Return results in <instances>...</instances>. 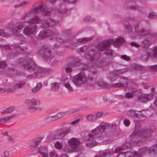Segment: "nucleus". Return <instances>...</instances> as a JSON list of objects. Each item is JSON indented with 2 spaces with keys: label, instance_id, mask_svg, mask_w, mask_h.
I'll return each mask as SVG.
<instances>
[{
  "label": "nucleus",
  "instance_id": "393cba45",
  "mask_svg": "<svg viewBox=\"0 0 157 157\" xmlns=\"http://www.w3.org/2000/svg\"><path fill=\"white\" fill-rule=\"evenodd\" d=\"M43 57L48 60H51L53 58L51 52L48 50L45 52L44 55Z\"/></svg>",
  "mask_w": 157,
  "mask_h": 157
},
{
  "label": "nucleus",
  "instance_id": "c756f323",
  "mask_svg": "<svg viewBox=\"0 0 157 157\" xmlns=\"http://www.w3.org/2000/svg\"><path fill=\"white\" fill-rule=\"evenodd\" d=\"M131 67L133 69L137 70H142L144 69V66L136 63L132 64Z\"/></svg>",
  "mask_w": 157,
  "mask_h": 157
},
{
  "label": "nucleus",
  "instance_id": "4be33fe9",
  "mask_svg": "<svg viewBox=\"0 0 157 157\" xmlns=\"http://www.w3.org/2000/svg\"><path fill=\"white\" fill-rule=\"evenodd\" d=\"M43 138L41 137L36 138L35 141H33L31 143V146L34 148L36 147H39L38 145L42 141Z\"/></svg>",
  "mask_w": 157,
  "mask_h": 157
},
{
  "label": "nucleus",
  "instance_id": "bb28decb",
  "mask_svg": "<svg viewBox=\"0 0 157 157\" xmlns=\"http://www.w3.org/2000/svg\"><path fill=\"white\" fill-rule=\"evenodd\" d=\"M89 49V47L87 46H83L77 49V51L79 53L86 52Z\"/></svg>",
  "mask_w": 157,
  "mask_h": 157
},
{
  "label": "nucleus",
  "instance_id": "c9c22d12",
  "mask_svg": "<svg viewBox=\"0 0 157 157\" xmlns=\"http://www.w3.org/2000/svg\"><path fill=\"white\" fill-rule=\"evenodd\" d=\"M59 86V83L57 82L52 83L51 84V89L54 90H56L58 89Z\"/></svg>",
  "mask_w": 157,
  "mask_h": 157
},
{
  "label": "nucleus",
  "instance_id": "9b49d317",
  "mask_svg": "<svg viewBox=\"0 0 157 157\" xmlns=\"http://www.w3.org/2000/svg\"><path fill=\"white\" fill-rule=\"evenodd\" d=\"M56 23V21L54 19L48 18L43 22L42 26L43 27L46 28L54 26Z\"/></svg>",
  "mask_w": 157,
  "mask_h": 157
},
{
  "label": "nucleus",
  "instance_id": "7c9ffc66",
  "mask_svg": "<svg viewBox=\"0 0 157 157\" xmlns=\"http://www.w3.org/2000/svg\"><path fill=\"white\" fill-rule=\"evenodd\" d=\"M119 82L121 83H123L124 85V87H125L126 86L125 85H126V86L127 87L128 86V84L129 83V81L128 79L125 77H122L120 78Z\"/></svg>",
  "mask_w": 157,
  "mask_h": 157
},
{
  "label": "nucleus",
  "instance_id": "e433bc0d",
  "mask_svg": "<svg viewBox=\"0 0 157 157\" xmlns=\"http://www.w3.org/2000/svg\"><path fill=\"white\" fill-rule=\"evenodd\" d=\"M7 30H4L0 29V36L4 37H8L9 36L10 34L7 32Z\"/></svg>",
  "mask_w": 157,
  "mask_h": 157
},
{
  "label": "nucleus",
  "instance_id": "0eeeda50",
  "mask_svg": "<svg viewBox=\"0 0 157 157\" xmlns=\"http://www.w3.org/2000/svg\"><path fill=\"white\" fill-rule=\"evenodd\" d=\"M41 12L43 15L50 16L51 12L49 11V9L47 8L45 4L42 3L39 6L36 7L35 9L32 10L29 14H32L38 13Z\"/></svg>",
  "mask_w": 157,
  "mask_h": 157
},
{
  "label": "nucleus",
  "instance_id": "5fc2aeb1",
  "mask_svg": "<svg viewBox=\"0 0 157 157\" xmlns=\"http://www.w3.org/2000/svg\"><path fill=\"white\" fill-rule=\"evenodd\" d=\"M132 29V27L131 26H129L126 27L125 29V32L126 33H130L131 32Z\"/></svg>",
  "mask_w": 157,
  "mask_h": 157
},
{
  "label": "nucleus",
  "instance_id": "423d86ee",
  "mask_svg": "<svg viewBox=\"0 0 157 157\" xmlns=\"http://www.w3.org/2000/svg\"><path fill=\"white\" fill-rule=\"evenodd\" d=\"M147 147H144L139 149L138 153L134 152L133 153L130 152L121 153L119 154L117 157H131L134 155V157H141L147 153Z\"/></svg>",
  "mask_w": 157,
  "mask_h": 157
},
{
  "label": "nucleus",
  "instance_id": "a878e982",
  "mask_svg": "<svg viewBox=\"0 0 157 157\" xmlns=\"http://www.w3.org/2000/svg\"><path fill=\"white\" fill-rule=\"evenodd\" d=\"M15 115H13L12 116L2 117L0 118V123H5L11 118L14 117Z\"/></svg>",
  "mask_w": 157,
  "mask_h": 157
},
{
  "label": "nucleus",
  "instance_id": "4d7b16f0",
  "mask_svg": "<svg viewBox=\"0 0 157 157\" xmlns=\"http://www.w3.org/2000/svg\"><path fill=\"white\" fill-rule=\"evenodd\" d=\"M77 0H63L62 2H63L65 4H67L69 3H74L76 2Z\"/></svg>",
  "mask_w": 157,
  "mask_h": 157
},
{
  "label": "nucleus",
  "instance_id": "bf43d9fd",
  "mask_svg": "<svg viewBox=\"0 0 157 157\" xmlns=\"http://www.w3.org/2000/svg\"><path fill=\"white\" fill-rule=\"evenodd\" d=\"M121 58L127 61H129L130 60L129 57L125 55H123L121 56Z\"/></svg>",
  "mask_w": 157,
  "mask_h": 157
},
{
  "label": "nucleus",
  "instance_id": "2eb2a0df",
  "mask_svg": "<svg viewBox=\"0 0 157 157\" xmlns=\"http://www.w3.org/2000/svg\"><path fill=\"white\" fill-rule=\"evenodd\" d=\"M149 45L142 43L141 47L142 50L146 52V57L144 58L147 59L150 58L151 54L152 53V50L151 49H149Z\"/></svg>",
  "mask_w": 157,
  "mask_h": 157
},
{
  "label": "nucleus",
  "instance_id": "ea45409f",
  "mask_svg": "<svg viewBox=\"0 0 157 157\" xmlns=\"http://www.w3.org/2000/svg\"><path fill=\"white\" fill-rule=\"evenodd\" d=\"M73 148L75 152L80 151L82 149V147L79 145L74 146Z\"/></svg>",
  "mask_w": 157,
  "mask_h": 157
},
{
  "label": "nucleus",
  "instance_id": "5701e85b",
  "mask_svg": "<svg viewBox=\"0 0 157 157\" xmlns=\"http://www.w3.org/2000/svg\"><path fill=\"white\" fill-rule=\"evenodd\" d=\"M40 21V18L37 16H35L31 19L27 20L28 23L30 24H38Z\"/></svg>",
  "mask_w": 157,
  "mask_h": 157
},
{
  "label": "nucleus",
  "instance_id": "4468645a",
  "mask_svg": "<svg viewBox=\"0 0 157 157\" xmlns=\"http://www.w3.org/2000/svg\"><path fill=\"white\" fill-rule=\"evenodd\" d=\"M75 62L74 63H71V66L73 67L75 66H77L79 67V69L83 71L86 70L88 67L87 64L81 62L78 59H75Z\"/></svg>",
  "mask_w": 157,
  "mask_h": 157
},
{
  "label": "nucleus",
  "instance_id": "09e8293b",
  "mask_svg": "<svg viewBox=\"0 0 157 157\" xmlns=\"http://www.w3.org/2000/svg\"><path fill=\"white\" fill-rule=\"evenodd\" d=\"M7 66V64L5 61H0V68L2 69H5Z\"/></svg>",
  "mask_w": 157,
  "mask_h": 157
},
{
  "label": "nucleus",
  "instance_id": "4c0bfd02",
  "mask_svg": "<svg viewBox=\"0 0 157 157\" xmlns=\"http://www.w3.org/2000/svg\"><path fill=\"white\" fill-rule=\"evenodd\" d=\"M91 40V38L90 37L82 38L78 40V41L80 43H85Z\"/></svg>",
  "mask_w": 157,
  "mask_h": 157
},
{
  "label": "nucleus",
  "instance_id": "de8ad7c7",
  "mask_svg": "<svg viewBox=\"0 0 157 157\" xmlns=\"http://www.w3.org/2000/svg\"><path fill=\"white\" fill-rule=\"evenodd\" d=\"M97 84L98 86L102 87H105L107 86V85L106 82L101 81L97 82Z\"/></svg>",
  "mask_w": 157,
  "mask_h": 157
},
{
  "label": "nucleus",
  "instance_id": "2f4dec72",
  "mask_svg": "<svg viewBox=\"0 0 157 157\" xmlns=\"http://www.w3.org/2000/svg\"><path fill=\"white\" fill-rule=\"evenodd\" d=\"M66 113V112H61L58 113L56 115H54L55 120H57L64 116Z\"/></svg>",
  "mask_w": 157,
  "mask_h": 157
},
{
  "label": "nucleus",
  "instance_id": "a19ab883",
  "mask_svg": "<svg viewBox=\"0 0 157 157\" xmlns=\"http://www.w3.org/2000/svg\"><path fill=\"white\" fill-rule=\"evenodd\" d=\"M111 86L112 87L115 88L123 87L124 86V84L122 83H121L120 82L111 84Z\"/></svg>",
  "mask_w": 157,
  "mask_h": 157
},
{
  "label": "nucleus",
  "instance_id": "603ef678",
  "mask_svg": "<svg viewBox=\"0 0 157 157\" xmlns=\"http://www.w3.org/2000/svg\"><path fill=\"white\" fill-rule=\"evenodd\" d=\"M132 94L133 95H136L139 94L140 92V91L139 90L136 88H133L132 90Z\"/></svg>",
  "mask_w": 157,
  "mask_h": 157
},
{
  "label": "nucleus",
  "instance_id": "6ab92c4d",
  "mask_svg": "<svg viewBox=\"0 0 157 157\" xmlns=\"http://www.w3.org/2000/svg\"><path fill=\"white\" fill-rule=\"evenodd\" d=\"M24 27V24L22 22L18 23L13 27L12 31L13 34H16L20 32L21 30Z\"/></svg>",
  "mask_w": 157,
  "mask_h": 157
},
{
  "label": "nucleus",
  "instance_id": "7ed1b4c3",
  "mask_svg": "<svg viewBox=\"0 0 157 157\" xmlns=\"http://www.w3.org/2000/svg\"><path fill=\"white\" fill-rule=\"evenodd\" d=\"M155 128L151 126L147 128L140 129V128L136 127L135 130L132 133L131 136H138L140 138L145 139L151 136V133L155 131Z\"/></svg>",
  "mask_w": 157,
  "mask_h": 157
},
{
  "label": "nucleus",
  "instance_id": "412c9836",
  "mask_svg": "<svg viewBox=\"0 0 157 157\" xmlns=\"http://www.w3.org/2000/svg\"><path fill=\"white\" fill-rule=\"evenodd\" d=\"M68 143L70 145L74 146L75 145H80L81 143L79 139L73 137L68 140Z\"/></svg>",
  "mask_w": 157,
  "mask_h": 157
},
{
  "label": "nucleus",
  "instance_id": "a211bd4d",
  "mask_svg": "<svg viewBox=\"0 0 157 157\" xmlns=\"http://www.w3.org/2000/svg\"><path fill=\"white\" fill-rule=\"evenodd\" d=\"M67 4L63 2H61L59 6L57 7V10L59 13L63 14L67 11V9L66 7Z\"/></svg>",
  "mask_w": 157,
  "mask_h": 157
},
{
  "label": "nucleus",
  "instance_id": "72a5a7b5",
  "mask_svg": "<svg viewBox=\"0 0 157 157\" xmlns=\"http://www.w3.org/2000/svg\"><path fill=\"white\" fill-rule=\"evenodd\" d=\"M42 86V84L41 83H38L36 85L32 90V92L36 93L39 91Z\"/></svg>",
  "mask_w": 157,
  "mask_h": 157
},
{
  "label": "nucleus",
  "instance_id": "f257e3e1",
  "mask_svg": "<svg viewBox=\"0 0 157 157\" xmlns=\"http://www.w3.org/2000/svg\"><path fill=\"white\" fill-rule=\"evenodd\" d=\"M113 126V124L105 123H101L98 127L91 131L93 135L87 133V134L89 137L88 139L89 142L86 143V145L88 147H92L94 146L96 143L95 142L96 138L100 137L101 136V133L103 132L109 127Z\"/></svg>",
  "mask_w": 157,
  "mask_h": 157
},
{
  "label": "nucleus",
  "instance_id": "ddd939ff",
  "mask_svg": "<svg viewBox=\"0 0 157 157\" xmlns=\"http://www.w3.org/2000/svg\"><path fill=\"white\" fill-rule=\"evenodd\" d=\"M36 30V25H29L26 27L23 30V33L26 36H29L34 33Z\"/></svg>",
  "mask_w": 157,
  "mask_h": 157
},
{
  "label": "nucleus",
  "instance_id": "39448f33",
  "mask_svg": "<svg viewBox=\"0 0 157 157\" xmlns=\"http://www.w3.org/2000/svg\"><path fill=\"white\" fill-rule=\"evenodd\" d=\"M25 103L29 110L32 111L41 110L40 100L35 98L25 100Z\"/></svg>",
  "mask_w": 157,
  "mask_h": 157
},
{
  "label": "nucleus",
  "instance_id": "a18cd8bd",
  "mask_svg": "<svg viewBox=\"0 0 157 157\" xmlns=\"http://www.w3.org/2000/svg\"><path fill=\"white\" fill-rule=\"evenodd\" d=\"M55 146L57 149L60 150L62 149L63 146L61 143L59 141H57L55 144Z\"/></svg>",
  "mask_w": 157,
  "mask_h": 157
},
{
  "label": "nucleus",
  "instance_id": "20e7f679",
  "mask_svg": "<svg viewBox=\"0 0 157 157\" xmlns=\"http://www.w3.org/2000/svg\"><path fill=\"white\" fill-rule=\"evenodd\" d=\"M124 41L123 38L118 37L115 40L111 39L109 40H107L103 42L99 50L100 51H103L105 49L110 47L111 44H113L116 47L119 46Z\"/></svg>",
  "mask_w": 157,
  "mask_h": 157
},
{
  "label": "nucleus",
  "instance_id": "e2e57ef3",
  "mask_svg": "<svg viewBox=\"0 0 157 157\" xmlns=\"http://www.w3.org/2000/svg\"><path fill=\"white\" fill-rule=\"evenodd\" d=\"M14 107L13 106H10L7 109V113H11L14 110Z\"/></svg>",
  "mask_w": 157,
  "mask_h": 157
},
{
  "label": "nucleus",
  "instance_id": "6e6d98bb",
  "mask_svg": "<svg viewBox=\"0 0 157 157\" xmlns=\"http://www.w3.org/2000/svg\"><path fill=\"white\" fill-rule=\"evenodd\" d=\"M95 120H96V119L100 117H101L103 113H102L101 112H99V113H95V114H94Z\"/></svg>",
  "mask_w": 157,
  "mask_h": 157
},
{
  "label": "nucleus",
  "instance_id": "338daca9",
  "mask_svg": "<svg viewBox=\"0 0 157 157\" xmlns=\"http://www.w3.org/2000/svg\"><path fill=\"white\" fill-rule=\"evenodd\" d=\"M130 124V121L128 119H126L124 120V124L126 126H128Z\"/></svg>",
  "mask_w": 157,
  "mask_h": 157
},
{
  "label": "nucleus",
  "instance_id": "37998d69",
  "mask_svg": "<svg viewBox=\"0 0 157 157\" xmlns=\"http://www.w3.org/2000/svg\"><path fill=\"white\" fill-rule=\"evenodd\" d=\"M0 48H2V51L6 49L10 50L11 49V47L8 45L1 44H0Z\"/></svg>",
  "mask_w": 157,
  "mask_h": 157
},
{
  "label": "nucleus",
  "instance_id": "c03bdc74",
  "mask_svg": "<svg viewBox=\"0 0 157 157\" xmlns=\"http://www.w3.org/2000/svg\"><path fill=\"white\" fill-rule=\"evenodd\" d=\"M64 86L67 89L70 91H71L73 90V88L70 85V83L68 82H65Z\"/></svg>",
  "mask_w": 157,
  "mask_h": 157
},
{
  "label": "nucleus",
  "instance_id": "f8f14e48",
  "mask_svg": "<svg viewBox=\"0 0 157 157\" xmlns=\"http://www.w3.org/2000/svg\"><path fill=\"white\" fill-rule=\"evenodd\" d=\"M25 85V82H19L17 83H14L12 88H8L6 90L8 92H14L17 89L22 88L23 86H24Z\"/></svg>",
  "mask_w": 157,
  "mask_h": 157
},
{
  "label": "nucleus",
  "instance_id": "8fccbe9b",
  "mask_svg": "<svg viewBox=\"0 0 157 157\" xmlns=\"http://www.w3.org/2000/svg\"><path fill=\"white\" fill-rule=\"evenodd\" d=\"M46 36L45 31H42L38 35V37L39 39H42Z\"/></svg>",
  "mask_w": 157,
  "mask_h": 157
},
{
  "label": "nucleus",
  "instance_id": "49530a36",
  "mask_svg": "<svg viewBox=\"0 0 157 157\" xmlns=\"http://www.w3.org/2000/svg\"><path fill=\"white\" fill-rule=\"evenodd\" d=\"M128 114L130 116L136 117L137 113L135 111L131 110L128 112Z\"/></svg>",
  "mask_w": 157,
  "mask_h": 157
},
{
  "label": "nucleus",
  "instance_id": "0e129e2a",
  "mask_svg": "<svg viewBox=\"0 0 157 157\" xmlns=\"http://www.w3.org/2000/svg\"><path fill=\"white\" fill-rule=\"evenodd\" d=\"M17 52H12L8 54V56L9 57H13L17 56Z\"/></svg>",
  "mask_w": 157,
  "mask_h": 157
},
{
  "label": "nucleus",
  "instance_id": "052dcab7",
  "mask_svg": "<svg viewBox=\"0 0 157 157\" xmlns=\"http://www.w3.org/2000/svg\"><path fill=\"white\" fill-rule=\"evenodd\" d=\"M137 33L141 36H146L147 35V34L145 33L144 30L142 29H140L139 32H137Z\"/></svg>",
  "mask_w": 157,
  "mask_h": 157
},
{
  "label": "nucleus",
  "instance_id": "58836bf2",
  "mask_svg": "<svg viewBox=\"0 0 157 157\" xmlns=\"http://www.w3.org/2000/svg\"><path fill=\"white\" fill-rule=\"evenodd\" d=\"M114 52L110 49H107L105 52V54L109 57L113 56Z\"/></svg>",
  "mask_w": 157,
  "mask_h": 157
},
{
  "label": "nucleus",
  "instance_id": "13d9d810",
  "mask_svg": "<svg viewBox=\"0 0 157 157\" xmlns=\"http://www.w3.org/2000/svg\"><path fill=\"white\" fill-rule=\"evenodd\" d=\"M46 36H50L53 35L54 33L51 30H47L45 31Z\"/></svg>",
  "mask_w": 157,
  "mask_h": 157
},
{
  "label": "nucleus",
  "instance_id": "680f3d73",
  "mask_svg": "<svg viewBox=\"0 0 157 157\" xmlns=\"http://www.w3.org/2000/svg\"><path fill=\"white\" fill-rule=\"evenodd\" d=\"M153 52V55L155 58L157 59V47L155 48Z\"/></svg>",
  "mask_w": 157,
  "mask_h": 157
},
{
  "label": "nucleus",
  "instance_id": "9d476101",
  "mask_svg": "<svg viewBox=\"0 0 157 157\" xmlns=\"http://www.w3.org/2000/svg\"><path fill=\"white\" fill-rule=\"evenodd\" d=\"M153 96V95L152 93L143 94L138 96L137 100L140 102H144L151 99Z\"/></svg>",
  "mask_w": 157,
  "mask_h": 157
},
{
  "label": "nucleus",
  "instance_id": "79ce46f5",
  "mask_svg": "<svg viewBox=\"0 0 157 157\" xmlns=\"http://www.w3.org/2000/svg\"><path fill=\"white\" fill-rule=\"evenodd\" d=\"M47 50V49L44 47L40 48L38 51V54L39 55L43 57L44 55L45 52Z\"/></svg>",
  "mask_w": 157,
  "mask_h": 157
},
{
  "label": "nucleus",
  "instance_id": "f704fd0d",
  "mask_svg": "<svg viewBox=\"0 0 157 157\" xmlns=\"http://www.w3.org/2000/svg\"><path fill=\"white\" fill-rule=\"evenodd\" d=\"M90 58L91 61L96 62V61H98L99 58V54L98 53H97L94 55L93 56L90 57Z\"/></svg>",
  "mask_w": 157,
  "mask_h": 157
},
{
  "label": "nucleus",
  "instance_id": "f3484780",
  "mask_svg": "<svg viewBox=\"0 0 157 157\" xmlns=\"http://www.w3.org/2000/svg\"><path fill=\"white\" fill-rule=\"evenodd\" d=\"M35 149L37 152L40 154L42 156L48 155V151L47 148L44 147H36Z\"/></svg>",
  "mask_w": 157,
  "mask_h": 157
},
{
  "label": "nucleus",
  "instance_id": "b1692460",
  "mask_svg": "<svg viewBox=\"0 0 157 157\" xmlns=\"http://www.w3.org/2000/svg\"><path fill=\"white\" fill-rule=\"evenodd\" d=\"M87 82L89 85L93 86L96 83V78L94 77L89 76Z\"/></svg>",
  "mask_w": 157,
  "mask_h": 157
},
{
  "label": "nucleus",
  "instance_id": "f03ea898",
  "mask_svg": "<svg viewBox=\"0 0 157 157\" xmlns=\"http://www.w3.org/2000/svg\"><path fill=\"white\" fill-rule=\"evenodd\" d=\"M20 61L25 69H29L30 71H34V73L28 76V78L40 76L44 71V70L36 65L31 58L27 57L24 59H21Z\"/></svg>",
  "mask_w": 157,
  "mask_h": 157
},
{
  "label": "nucleus",
  "instance_id": "dca6fc26",
  "mask_svg": "<svg viewBox=\"0 0 157 157\" xmlns=\"http://www.w3.org/2000/svg\"><path fill=\"white\" fill-rule=\"evenodd\" d=\"M117 71H113L108 74L107 79L110 82H113L118 78L117 75Z\"/></svg>",
  "mask_w": 157,
  "mask_h": 157
},
{
  "label": "nucleus",
  "instance_id": "864d4df0",
  "mask_svg": "<svg viewBox=\"0 0 157 157\" xmlns=\"http://www.w3.org/2000/svg\"><path fill=\"white\" fill-rule=\"evenodd\" d=\"M133 95L132 93L127 92L125 94L124 97L127 98H131L133 97Z\"/></svg>",
  "mask_w": 157,
  "mask_h": 157
},
{
  "label": "nucleus",
  "instance_id": "aec40b11",
  "mask_svg": "<svg viewBox=\"0 0 157 157\" xmlns=\"http://www.w3.org/2000/svg\"><path fill=\"white\" fill-rule=\"evenodd\" d=\"M132 145L131 144V142L129 141L127 143L125 144L122 147H118L115 149V152L116 153H118L122 151L123 150H125L128 148L132 146Z\"/></svg>",
  "mask_w": 157,
  "mask_h": 157
},
{
  "label": "nucleus",
  "instance_id": "c85d7f7f",
  "mask_svg": "<svg viewBox=\"0 0 157 157\" xmlns=\"http://www.w3.org/2000/svg\"><path fill=\"white\" fill-rule=\"evenodd\" d=\"M147 152L151 154L152 153H157V145L155 147L151 148L147 147Z\"/></svg>",
  "mask_w": 157,
  "mask_h": 157
},
{
  "label": "nucleus",
  "instance_id": "473e14b6",
  "mask_svg": "<svg viewBox=\"0 0 157 157\" xmlns=\"http://www.w3.org/2000/svg\"><path fill=\"white\" fill-rule=\"evenodd\" d=\"M54 121L55 120L53 116L47 117L44 119V121L46 123H50Z\"/></svg>",
  "mask_w": 157,
  "mask_h": 157
},
{
  "label": "nucleus",
  "instance_id": "69168bd1",
  "mask_svg": "<svg viewBox=\"0 0 157 157\" xmlns=\"http://www.w3.org/2000/svg\"><path fill=\"white\" fill-rule=\"evenodd\" d=\"M15 71V69L14 68H10L8 70V73L11 74H13Z\"/></svg>",
  "mask_w": 157,
  "mask_h": 157
},
{
  "label": "nucleus",
  "instance_id": "1a4fd4ad",
  "mask_svg": "<svg viewBox=\"0 0 157 157\" xmlns=\"http://www.w3.org/2000/svg\"><path fill=\"white\" fill-rule=\"evenodd\" d=\"M86 81V75L85 73L82 72L75 76L72 81L76 86H80L85 83Z\"/></svg>",
  "mask_w": 157,
  "mask_h": 157
},
{
  "label": "nucleus",
  "instance_id": "3c124183",
  "mask_svg": "<svg viewBox=\"0 0 157 157\" xmlns=\"http://www.w3.org/2000/svg\"><path fill=\"white\" fill-rule=\"evenodd\" d=\"M15 48H16V51L18 52H20V51L21 52H23V49L21 48L20 46H19L18 43H16L15 44Z\"/></svg>",
  "mask_w": 157,
  "mask_h": 157
},
{
  "label": "nucleus",
  "instance_id": "cd10ccee",
  "mask_svg": "<svg viewBox=\"0 0 157 157\" xmlns=\"http://www.w3.org/2000/svg\"><path fill=\"white\" fill-rule=\"evenodd\" d=\"M87 121L89 122H94L96 121L94 114H89L86 116Z\"/></svg>",
  "mask_w": 157,
  "mask_h": 157
},
{
  "label": "nucleus",
  "instance_id": "774afa93",
  "mask_svg": "<svg viewBox=\"0 0 157 157\" xmlns=\"http://www.w3.org/2000/svg\"><path fill=\"white\" fill-rule=\"evenodd\" d=\"M50 157H58L57 154L54 152H51L50 154Z\"/></svg>",
  "mask_w": 157,
  "mask_h": 157
},
{
  "label": "nucleus",
  "instance_id": "6e6552de",
  "mask_svg": "<svg viewBox=\"0 0 157 157\" xmlns=\"http://www.w3.org/2000/svg\"><path fill=\"white\" fill-rule=\"evenodd\" d=\"M71 130L70 127L63 128L57 131L54 135L50 134L49 135V137H52L53 136L52 138L53 139H61L63 138L67 134L71 133Z\"/></svg>",
  "mask_w": 157,
  "mask_h": 157
}]
</instances>
